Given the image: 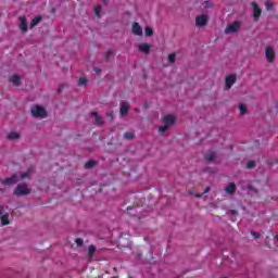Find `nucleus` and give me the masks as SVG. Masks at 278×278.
<instances>
[{
	"label": "nucleus",
	"mask_w": 278,
	"mask_h": 278,
	"mask_svg": "<svg viewBox=\"0 0 278 278\" xmlns=\"http://www.w3.org/2000/svg\"><path fill=\"white\" fill-rule=\"evenodd\" d=\"M93 71L97 73V75H99V73H101V70L98 67H94Z\"/></svg>",
	"instance_id": "obj_34"
},
{
	"label": "nucleus",
	"mask_w": 278,
	"mask_h": 278,
	"mask_svg": "<svg viewBox=\"0 0 278 278\" xmlns=\"http://www.w3.org/2000/svg\"><path fill=\"white\" fill-rule=\"evenodd\" d=\"M124 138H126V140H131V139H134V134L132 132H125Z\"/></svg>",
	"instance_id": "obj_27"
},
{
	"label": "nucleus",
	"mask_w": 278,
	"mask_h": 278,
	"mask_svg": "<svg viewBox=\"0 0 278 278\" xmlns=\"http://www.w3.org/2000/svg\"><path fill=\"white\" fill-rule=\"evenodd\" d=\"M9 140H18L21 138V134L18 132H10L8 135Z\"/></svg>",
	"instance_id": "obj_18"
},
{
	"label": "nucleus",
	"mask_w": 278,
	"mask_h": 278,
	"mask_svg": "<svg viewBox=\"0 0 278 278\" xmlns=\"http://www.w3.org/2000/svg\"><path fill=\"white\" fill-rule=\"evenodd\" d=\"M177 60V54H175V53H170L169 55H168V62H169V64H175V61Z\"/></svg>",
	"instance_id": "obj_22"
},
{
	"label": "nucleus",
	"mask_w": 278,
	"mask_h": 278,
	"mask_svg": "<svg viewBox=\"0 0 278 278\" xmlns=\"http://www.w3.org/2000/svg\"><path fill=\"white\" fill-rule=\"evenodd\" d=\"M241 24L240 22H235L230 25H228L225 29V34H236L240 30Z\"/></svg>",
	"instance_id": "obj_7"
},
{
	"label": "nucleus",
	"mask_w": 278,
	"mask_h": 278,
	"mask_svg": "<svg viewBox=\"0 0 278 278\" xmlns=\"http://www.w3.org/2000/svg\"><path fill=\"white\" fill-rule=\"evenodd\" d=\"M94 12H96V16H100L101 15V5L96 7Z\"/></svg>",
	"instance_id": "obj_30"
},
{
	"label": "nucleus",
	"mask_w": 278,
	"mask_h": 278,
	"mask_svg": "<svg viewBox=\"0 0 278 278\" xmlns=\"http://www.w3.org/2000/svg\"><path fill=\"white\" fill-rule=\"evenodd\" d=\"M247 168H255V161L248 162Z\"/></svg>",
	"instance_id": "obj_31"
},
{
	"label": "nucleus",
	"mask_w": 278,
	"mask_h": 278,
	"mask_svg": "<svg viewBox=\"0 0 278 278\" xmlns=\"http://www.w3.org/2000/svg\"><path fill=\"white\" fill-rule=\"evenodd\" d=\"M29 192H31V189L27 187V185L22 184V185H17L14 191V194H16V197H25L29 194Z\"/></svg>",
	"instance_id": "obj_5"
},
{
	"label": "nucleus",
	"mask_w": 278,
	"mask_h": 278,
	"mask_svg": "<svg viewBox=\"0 0 278 278\" xmlns=\"http://www.w3.org/2000/svg\"><path fill=\"white\" fill-rule=\"evenodd\" d=\"M236 84V74L226 77V87L231 88Z\"/></svg>",
	"instance_id": "obj_12"
},
{
	"label": "nucleus",
	"mask_w": 278,
	"mask_h": 278,
	"mask_svg": "<svg viewBox=\"0 0 278 278\" xmlns=\"http://www.w3.org/2000/svg\"><path fill=\"white\" fill-rule=\"evenodd\" d=\"M29 175H31V170H27L26 173H17L14 174L12 177L7 178L2 181L3 186H14L17 181H23V179H29Z\"/></svg>",
	"instance_id": "obj_1"
},
{
	"label": "nucleus",
	"mask_w": 278,
	"mask_h": 278,
	"mask_svg": "<svg viewBox=\"0 0 278 278\" xmlns=\"http://www.w3.org/2000/svg\"><path fill=\"white\" fill-rule=\"evenodd\" d=\"M205 160H207V162H214V160H216V153L214 152L207 153L205 155Z\"/></svg>",
	"instance_id": "obj_20"
},
{
	"label": "nucleus",
	"mask_w": 278,
	"mask_h": 278,
	"mask_svg": "<svg viewBox=\"0 0 278 278\" xmlns=\"http://www.w3.org/2000/svg\"><path fill=\"white\" fill-rule=\"evenodd\" d=\"M175 121H177L175 115H166L164 117L165 125L159 128L160 134H166V131H168V128L172 127V125H175Z\"/></svg>",
	"instance_id": "obj_2"
},
{
	"label": "nucleus",
	"mask_w": 278,
	"mask_h": 278,
	"mask_svg": "<svg viewBox=\"0 0 278 278\" xmlns=\"http://www.w3.org/2000/svg\"><path fill=\"white\" fill-rule=\"evenodd\" d=\"M139 51H141V53L149 54L151 52V45L149 43L139 45Z\"/></svg>",
	"instance_id": "obj_14"
},
{
	"label": "nucleus",
	"mask_w": 278,
	"mask_h": 278,
	"mask_svg": "<svg viewBox=\"0 0 278 278\" xmlns=\"http://www.w3.org/2000/svg\"><path fill=\"white\" fill-rule=\"evenodd\" d=\"M274 5H275V4L273 3V1H266V2H265V8H266V10H268V11L273 10Z\"/></svg>",
	"instance_id": "obj_24"
},
{
	"label": "nucleus",
	"mask_w": 278,
	"mask_h": 278,
	"mask_svg": "<svg viewBox=\"0 0 278 278\" xmlns=\"http://www.w3.org/2000/svg\"><path fill=\"white\" fill-rule=\"evenodd\" d=\"M76 244H77L78 247H81V245L84 244V240H81V239H76Z\"/></svg>",
	"instance_id": "obj_33"
},
{
	"label": "nucleus",
	"mask_w": 278,
	"mask_h": 278,
	"mask_svg": "<svg viewBox=\"0 0 278 278\" xmlns=\"http://www.w3.org/2000/svg\"><path fill=\"white\" fill-rule=\"evenodd\" d=\"M210 8H213V4L211 1H204L202 3V10H210Z\"/></svg>",
	"instance_id": "obj_21"
},
{
	"label": "nucleus",
	"mask_w": 278,
	"mask_h": 278,
	"mask_svg": "<svg viewBox=\"0 0 278 278\" xmlns=\"http://www.w3.org/2000/svg\"><path fill=\"white\" fill-rule=\"evenodd\" d=\"M0 220L2 227L5 225H10V213L8 212V207L0 205Z\"/></svg>",
	"instance_id": "obj_3"
},
{
	"label": "nucleus",
	"mask_w": 278,
	"mask_h": 278,
	"mask_svg": "<svg viewBox=\"0 0 278 278\" xmlns=\"http://www.w3.org/2000/svg\"><path fill=\"white\" fill-rule=\"evenodd\" d=\"M33 116L35 118H46L47 117V110L40 105H35L30 110Z\"/></svg>",
	"instance_id": "obj_4"
},
{
	"label": "nucleus",
	"mask_w": 278,
	"mask_h": 278,
	"mask_svg": "<svg viewBox=\"0 0 278 278\" xmlns=\"http://www.w3.org/2000/svg\"><path fill=\"white\" fill-rule=\"evenodd\" d=\"M251 236H253L255 240H257V238H261L262 235H260V232L251 231Z\"/></svg>",
	"instance_id": "obj_32"
},
{
	"label": "nucleus",
	"mask_w": 278,
	"mask_h": 278,
	"mask_svg": "<svg viewBox=\"0 0 278 278\" xmlns=\"http://www.w3.org/2000/svg\"><path fill=\"white\" fill-rule=\"evenodd\" d=\"M104 3H108V0H104Z\"/></svg>",
	"instance_id": "obj_37"
},
{
	"label": "nucleus",
	"mask_w": 278,
	"mask_h": 278,
	"mask_svg": "<svg viewBox=\"0 0 278 278\" xmlns=\"http://www.w3.org/2000/svg\"><path fill=\"white\" fill-rule=\"evenodd\" d=\"M10 83L13 84L14 86H20L21 85V76L14 75L10 78Z\"/></svg>",
	"instance_id": "obj_16"
},
{
	"label": "nucleus",
	"mask_w": 278,
	"mask_h": 278,
	"mask_svg": "<svg viewBox=\"0 0 278 278\" xmlns=\"http://www.w3.org/2000/svg\"><path fill=\"white\" fill-rule=\"evenodd\" d=\"M210 17L207 16V14H201L195 17V25L197 27H205Z\"/></svg>",
	"instance_id": "obj_6"
},
{
	"label": "nucleus",
	"mask_w": 278,
	"mask_h": 278,
	"mask_svg": "<svg viewBox=\"0 0 278 278\" xmlns=\"http://www.w3.org/2000/svg\"><path fill=\"white\" fill-rule=\"evenodd\" d=\"M122 116H127V113L129 112V103L122 102L121 103V110H119Z\"/></svg>",
	"instance_id": "obj_13"
},
{
	"label": "nucleus",
	"mask_w": 278,
	"mask_h": 278,
	"mask_svg": "<svg viewBox=\"0 0 278 278\" xmlns=\"http://www.w3.org/2000/svg\"><path fill=\"white\" fill-rule=\"evenodd\" d=\"M40 21H42V17H41V16L35 17V18L30 22V28L36 27V25H38V23H40Z\"/></svg>",
	"instance_id": "obj_19"
},
{
	"label": "nucleus",
	"mask_w": 278,
	"mask_h": 278,
	"mask_svg": "<svg viewBox=\"0 0 278 278\" xmlns=\"http://www.w3.org/2000/svg\"><path fill=\"white\" fill-rule=\"evenodd\" d=\"M132 34H135V36H142V27L138 22L132 24Z\"/></svg>",
	"instance_id": "obj_11"
},
{
	"label": "nucleus",
	"mask_w": 278,
	"mask_h": 278,
	"mask_svg": "<svg viewBox=\"0 0 278 278\" xmlns=\"http://www.w3.org/2000/svg\"><path fill=\"white\" fill-rule=\"evenodd\" d=\"M253 7V15L255 21H260V16H262V9L257 5V3L252 2Z\"/></svg>",
	"instance_id": "obj_9"
},
{
	"label": "nucleus",
	"mask_w": 278,
	"mask_h": 278,
	"mask_svg": "<svg viewBox=\"0 0 278 278\" xmlns=\"http://www.w3.org/2000/svg\"><path fill=\"white\" fill-rule=\"evenodd\" d=\"M265 56L268 62H273L275 60V49H273V47H267L265 49Z\"/></svg>",
	"instance_id": "obj_8"
},
{
	"label": "nucleus",
	"mask_w": 278,
	"mask_h": 278,
	"mask_svg": "<svg viewBox=\"0 0 278 278\" xmlns=\"http://www.w3.org/2000/svg\"><path fill=\"white\" fill-rule=\"evenodd\" d=\"M225 192H227V194H233V192H236V184L230 182L226 189Z\"/></svg>",
	"instance_id": "obj_15"
},
{
	"label": "nucleus",
	"mask_w": 278,
	"mask_h": 278,
	"mask_svg": "<svg viewBox=\"0 0 278 278\" xmlns=\"http://www.w3.org/2000/svg\"><path fill=\"white\" fill-rule=\"evenodd\" d=\"M230 214H231L232 216H236V214H238V212H237L236 210H231V211H230Z\"/></svg>",
	"instance_id": "obj_35"
},
{
	"label": "nucleus",
	"mask_w": 278,
	"mask_h": 278,
	"mask_svg": "<svg viewBox=\"0 0 278 278\" xmlns=\"http://www.w3.org/2000/svg\"><path fill=\"white\" fill-rule=\"evenodd\" d=\"M94 251H97V248H94V245H90L88 248V253L91 257L94 255Z\"/></svg>",
	"instance_id": "obj_25"
},
{
	"label": "nucleus",
	"mask_w": 278,
	"mask_h": 278,
	"mask_svg": "<svg viewBox=\"0 0 278 278\" xmlns=\"http://www.w3.org/2000/svg\"><path fill=\"white\" fill-rule=\"evenodd\" d=\"M91 116H93L97 125H103V118H101L97 112L91 113Z\"/></svg>",
	"instance_id": "obj_17"
},
{
	"label": "nucleus",
	"mask_w": 278,
	"mask_h": 278,
	"mask_svg": "<svg viewBox=\"0 0 278 278\" xmlns=\"http://www.w3.org/2000/svg\"><path fill=\"white\" fill-rule=\"evenodd\" d=\"M239 111H240V114H241L242 116H244V114H247V105L240 104Z\"/></svg>",
	"instance_id": "obj_23"
},
{
	"label": "nucleus",
	"mask_w": 278,
	"mask_h": 278,
	"mask_svg": "<svg viewBox=\"0 0 278 278\" xmlns=\"http://www.w3.org/2000/svg\"><path fill=\"white\" fill-rule=\"evenodd\" d=\"M146 36L148 37L153 36V29L151 27L146 28Z\"/></svg>",
	"instance_id": "obj_28"
},
{
	"label": "nucleus",
	"mask_w": 278,
	"mask_h": 278,
	"mask_svg": "<svg viewBox=\"0 0 278 278\" xmlns=\"http://www.w3.org/2000/svg\"><path fill=\"white\" fill-rule=\"evenodd\" d=\"M27 27H29V24L27 23V18L25 16L20 17V29L22 31H27Z\"/></svg>",
	"instance_id": "obj_10"
},
{
	"label": "nucleus",
	"mask_w": 278,
	"mask_h": 278,
	"mask_svg": "<svg viewBox=\"0 0 278 278\" xmlns=\"http://www.w3.org/2000/svg\"><path fill=\"white\" fill-rule=\"evenodd\" d=\"M195 197H198V198H199V197H201V194H198V195H195Z\"/></svg>",
	"instance_id": "obj_38"
},
{
	"label": "nucleus",
	"mask_w": 278,
	"mask_h": 278,
	"mask_svg": "<svg viewBox=\"0 0 278 278\" xmlns=\"http://www.w3.org/2000/svg\"><path fill=\"white\" fill-rule=\"evenodd\" d=\"M94 166V161H88L86 164H85V168H92Z\"/></svg>",
	"instance_id": "obj_29"
},
{
	"label": "nucleus",
	"mask_w": 278,
	"mask_h": 278,
	"mask_svg": "<svg viewBox=\"0 0 278 278\" xmlns=\"http://www.w3.org/2000/svg\"><path fill=\"white\" fill-rule=\"evenodd\" d=\"M276 239L278 240V235H276Z\"/></svg>",
	"instance_id": "obj_39"
},
{
	"label": "nucleus",
	"mask_w": 278,
	"mask_h": 278,
	"mask_svg": "<svg viewBox=\"0 0 278 278\" xmlns=\"http://www.w3.org/2000/svg\"><path fill=\"white\" fill-rule=\"evenodd\" d=\"M207 192H210V187H207V188L204 190V194H207Z\"/></svg>",
	"instance_id": "obj_36"
},
{
	"label": "nucleus",
	"mask_w": 278,
	"mask_h": 278,
	"mask_svg": "<svg viewBox=\"0 0 278 278\" xmlns=\"http://www.w3.org/2000/svg\"><path fill=\"white\" fill-rule=\"evenodd\" d=\"M86 84H88V79L85 77L79 78L78 86H86Z\"/></svg>",
	"instance_id": "obj_26"
}]
</instances>
